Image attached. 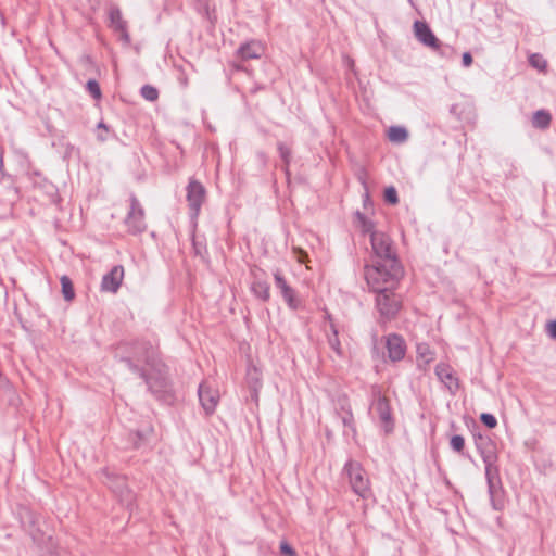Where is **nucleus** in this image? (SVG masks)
<instances>
[{"mask_svg":"<svg viewBox=\"0 0 556 556\" xmlns=\"http://www.w3.org/2000/svg\"><path fill=\"white\" fill-rule=\"evenodd\" d=\"M364 277L371 292L384 289H396L404 277V268L400 261L387 263L377 261L372 265H365Z\"/></svg>","mask_w":556,"mask_h":556,"instance_id":"f257e3e1","label":"nucleus"},{"mask_svg":"<svg viewBox=\"0 0 556 556\" xmlns=\"http://www.w3.org/2000/svg\"><path fill=\"white\" fill-rule=\"evenodd\" d=\"M127 367L132 372L137 374L147 384L149 392L159 401L169 402L173 397L170 391V383L165 370V365L160 362L156 368H151L152 372L132 361L127 359Z\"/></svg>","mask_w":556,"mask_h":556,"instance_id":"f03ea898","label":"nucleus"},{"mask_svg":"<svg viewBox=\"0 0 556 556\" xmlns=\"http://www.w3.org/2000/svg\"><path fill=\"white\" fill-rule=\"evenodd\" d=\"M118 350L123 354L121 361L127 365V359L134 364L144 363L150 368H156L161 362L156 349L144 339L121 342Z\"/></svg>","mask_w":556,"mask_h":556,"instance_id":"7ed1b4c3","label":"nucleus"},{"mask_svg":"<svg viewBox=\"0 0 556 556\" xmlns=\"http://www.w3.org/2000/svg\"><path fill=\"white\" fill-rule=\"evenodd\" d=\"M375 306L378 312V323L386 325L397 318L403 308V296L395 289L375 291Z\"/></svg>","mask_w":556,"mask_h":556,"instance_id":"20e7f679","label":"nucleus"},{"mask_svg":"<svg viewBox=\"0 0 556 556\" xmlns=\"http://www.w3.org/2000/svg\"><path fill=\"white\" fill-rule=\"evenodd\" d=\"M343 471L349 477L350 485L355 494L363 500H368L372 496L368 475L358 462L348 460Z\"/></svg>","mask_w":556,"mask_h":556,"instance_id":"39448f33","label":"nucleus"},{"mask_svg":"<svg viewBox=\"0 0 556 556\" xmlns=\"http://www.w3.org/2000/svg\"><path fill=\"white\" fill-rule=\"evenodd\" d=\"M105 477L104 483L114 493L118 502L127 509L132 510L136 502V494L127 485L125 476L112 473L103 470Z\"/></svg>","mask_w":556,"mask_h":556,"instance_id":"423d86ee","label":"nucleus"},{"mask_svg":"<svg viewBox=\"0 0 556 556\" xmlns=\"http://www.w3.org/2000/svg\"><path fill=\"white\" fill-rule=\"evenodd\" d=\"M371 395V406L378 415L380 427L384 434H391L395 428V420L392 415L390 400L381 394V390L378 386H372Z\"/></svg>","mask_w":556,"mask_h":556,"instance_id":"0eeeda50","label":"nucleus"},{"mask_svg":"<svg viewBox=\"0 0 556 556\" xmlns=\"http://www.w3.org/2000/svg\"><path fill=\"white\" fill-rule=\"evenodd\" d=\"M124 223L127 228V232L132 236L141 235L147 230L144 210L135 193H131L129 197V210Z\"/></svg>","mask_w":556,"mask_h":556,"instance_id":"6e6552de","label":"nucleus"},{"mask_svg":"<svg viewBox=\"0 0 556 556\" xmlns=\"http://www.w3.org/2000/svg\"><path fill=\"white\" fill-rule=\"evenodd\" d=\"M186 191L189 215L192 219H197L206 199V189L199 180L190 178Z\"/></svg>","mask_w":556,"mask_h":556,"instance_id":"1a4fd4ad","label":"nucleus"},{"mask_svg":"<svg viewBox=\"0 0 556 556\" xmlns=\"http://www.w3.org/2000/svg\"><path fill=\"white\" fill-rule=\"evenodd\" d=\"M370 244L378 261L387 263H392L393 260L400 261L393 248V241L387 233L382 231L372 233Z\"/></svg>","mask_w":556,"mask_h":556,"instance_id":"9d476101","label":"nucleus"},{"mask_svg":"<svg viewBox=\"0 0 556 556\" xmlns=\"http://www.w3.org/2000/svg\"><path fill=\"white\" fill-rule=\"evenodd\" d=\"M18 517L22 527L29 533L33 541L37 544L43 543L45 534L39 527L40 515L29 507L21 506L18 509Z\"/></svg>","mask_w":556,"mask_h":556,"instance_id":"9b49d317","label":"nucleus"},{"mask_svg":"<svg viewBox=\"0 0 556 556\" xmlns=\"http://www.w3.org/2000/svg\"><path fill=\"white\" fill-rule=\"evenodd\" d=\"M498 460L484 462V473L488 483V492L494 508L495 502L502 496L503 485L500 477Z\"/></svg>","mask_w":556,"mask_h":556,"instance_id":"f8f14e48","label":"nucleus"},{"mask_svg":"<svg viewBox=\"0 0 556 556\" xmlns=\"http://www.w3.org/2000/svg\"><path fill=\"white\" fill-rule=\"evenodd\" d=\"M108 26L115 34L119 36V39L125 43H130V35L128 33V23L123 18L122 11L117 4H110L108 8Z\"/></svg>","mask_w":556,"mask_h":556,"instance_id":"ddd939ff","label":"nucleus"},{"mask_svg":"<svg viewBox=\"0 0 556 556\" xmlns=\"http://www.w3.org/2000/svg\"><path fill=\"white\" fill-rule=\"evenodd\" d=\"M473 441L483 463L498 460L497 444L489 434L473 433Z\"/></svg>","mask_w":556,"mask_h":556,"instance_id":"4468645a","label":"nucleus"},{"mask_svg":"<svg viewBox=\"0 0 556 556\" xmlns=\"http://www.w3.org/2000/svg\"><path fill=\"white\" fill-rule=\"evenodd\" d=\"M198 396L205 415H212L219 402L218 390L208 386L206 381H203L198 388Z\"/></svg>","mask_w":556,"mask_h":556,"instance_id":"2eb2a0df","label":"nucleus"},{"mask_svg":"<svg viewBox=\"0 0 556 556\" xmlns=\"http://www.w3.org/2000/svg\"><path fill=\"white\" fill-rule=\"evenodd\" d=\"M336 414L341 419L343 426L352 432L353 437H355L357 433L355 418L350 400L346 395L338 396L336 402Z\"/></svg>","mask_w":556,"mask_h":556,"instance_id":"dca6fc26","label":"nucleus"},{"mask_svg":"<svg viewBox=\"0 0 556 556\" xmlns=\"http://www.w3.org/2000/svg\"><path fill=\"white\" fill-rule=\"evenodd\" d=\"M274 280L276 288L280 293L290 309H298L301 306V301L296 296V291L287 282L280 270L274 273Z\"/></svg>","mask_w":556,"mask_h":556,"instance_id":"f3484780","label":"nucleus"},{"mask_svg":"<svg viewBox=\"0 0 556 556\" xmlns=\"http://www.w3.org/2000/svg\"><path fill=\"white\" fill-rule=\"evenodd\" d=\"M26 175L35 189L41 191L50 201L54 200L58 195V188L53 182L45 177L41 172L38 169H29Z\"/></svg>","mask_w":556,"mask_h":556,"instance_id":"a211bd4d","label":"nucleus"},{"mask_svg":"<svg viewBox=\"0 0 556 556\" xmlns=\"http://www.w3.org/2000/svg\"><path fill=\"white\" fill-rule=\"evenodd\" d=\"M434 374L452 395L457 393L459 389V380L455 376L454 369L450 364L444 362L437 364Z\"/></svg>","mask_w":556,"mask_h":556,"instance_id":"6ab92c4d","label":"nucleus"},{"mask_svg":"<svg viewBox=\"0 0 556 556\" xmlns=\"http://www.w3.org/2000/svg\"><path fill=\"white\" fill-rule=\"evenodd\" d=\"M124 279V267L122 265L113 266L110 271L103 275L100 290L102 292L116 293Z\"/></svg>","mask_w":556,"mask_h":556,"instance_id":"aec40b11","label":"nucleus"},{"mask_svg":"<svg viewBox=\"0 0 556 556\" xmlns=\"http://www.w3.org/2000/svg\"><path fill=\"white\" fill-rule=\"evenodd\" d=\"M386 349L389 359L393 363L400 362L405 357L406 343L403 337L397 333H391L386 337Z\"/></svg>","mask_w":556,"mask_h":556,"instance_id":"412c9836","label":"nucleus"},{"mask_svg":"<svg viewBox=\"0 0 556 556\" xmlns=\"http://www.w3.org/2000/svg\"><path fill=\"white\" fill-rule=\"evenodd\" d=\"M414 34L415 37L420 41L424 46L439 49L440 40L435 37L430 26L425 21H415L414 23Z\"/></svg>","mask_w":556,"mask_h":556,"instance_id":"4be33fe9","label":"nucleus"},{"mask_svg":"<svg viewBox=\"0 0 556 556\" xmlns=\"http://www.w3.org/2000/svg\"><path fill=\"white\" fill-rule=\"evenodd\" d=\"M265 52V47L258 40H250L242 43L238 50L237 54L243 61L260 59Z\"/></svg>","mask_w":556,"mask_h":556,"instance_id":"5701e85b","label":"nucleus"},{"mask_svg":"<svg viewBox=\"0 0 556 556\" xmlns=\"http://www.w3.org/2000/svg\"><path fill=\"white\" fill-rule=\"evenodd\" d=\"M247 384L251 390V397L258 399V391L262 387V374L256 367H249L247 371Z\"/></svg>","mask_w":556,"mask_h":556,"instance_id":"b1692460","label":"nucleus"},{"mask_svg":"<svg viewBox=\"0 0 556 556\" xmlns=\"http://www.w3.org/2000/svg\"><path fill=\"white\" fill-rule=\"evenodd\" d=\"M328 319L330 321V332L327 333L328 344L332 349V351L338 356L341 357L343 355V351H342L341 342H340V339H339V330H338L337 325L334 324V321L332 320L330 315L328 316Z\"/></svg>","mask_w":556,"mask_h":556,"instance_id":"393cba45","label":"nucleus"},{"mask_svg":"<svg viewBox=\"0 0 556 556\" xmlns=\"http://www.w3.org/2000/svg\"><path fill=\"white\" fill-rule=\"evenodd\" d=\"M251 291L263 302H268L270 299V286L266 280L255 279L251 285Z\"/></svg>","mask_w":556,"mask_h":556,"instance_id":"a878e982","label":"nucleus"},{"mask_svg":"<svg viewBox=\"0 0 556 556\" xmlns=\"http://www.w3.org/2000/svg\"><path fill=\"white\" fill-rule=\"evenodd\" d=\"M552 115L546 110H538L533 113L531 124L536 129H547L551 126Z\"/></svg>","mask_w":556,"mask_h":556,"instance_id":"bb28decb","label":"nucleus"},{"mask_svg":"<svg viewBox=\"0 0 556 556\" xmlns=\"http://www.w3.org/2000/svg\"><path fill=\"white\" fill-rule=\"evenodd\" d=\"M277 150L279 153V156L282 161V170L286 174L287 179L290 178V164L292 160V150L290 147H288L285 142L279 141L277 143Z\"/></svg>","mask_w":556,"mask_h":556,"instance_id":"cd10ccee","label":"nucleus"},{"mask_svg":"<svg viewBox=\"0 0 556 556\" xmlns=\"http://www.w3.org/2000/svg\"><path fill=\"white\" fill-rule=\"evenodd\" d=\"M192 249L195 256H199L203 263L210 265V254L205 240H200L195 236L192 237Z\"/></svg>","mask_w":556,"mask_h":556,"instance_id":"c85d7f7f","label":"nucleus"},{"mask_svg":"<svg viewBox=\"0 0 556 556\" xmlns=\"http://www.w3.org/2000/svg\"><path fill=\"white\" fill-rule=\"evenodd\" d=\"M388 139L393 143H404L408 139V131L402 126H391L388 130Z\"/></svg>","mask_w":556,"mask_h":556,"instance_id":"c756f323","label":"nucleus"},{"mask_svg":"<svg viewBox=\"0 0 556 556\" xmlns=\"http://www.w3.org/2000/svg\"><path fill=\"white\" fill-rule=\"evenodd\" d=\"M355 216L357 218L361 230L364 235H369L371 237L372 233L379 232L375 229V227H376L375 222L371 220L370 218L366 217L365 214L357 211L355 213Z\"/></svg>","mask_w":556,"mask_h":556,"instance_id":"7c9ffc66","label":"nucleus"},{"mask_svg":"<svg viewBox=\"0 0 556 556\" xmlns=\"http://www.w3.org/2000/svg\"><path fill=\"white\" fill-rule=\"evenodd\" d=\"M416 353L417 357L422 359L426 365H429L434 359L435 355L430 345L426 342L417 343Z\"/></svg>","mask_w":556,"mask_h":556,"instance_id":"2f4dec72","label":"nucleus"},{"mask_svg":"<svg viewBox=\"0 0 556 556\" xmlns=\"http://www.w3.org/2000/svg\"><path fill=\"white\" fill-rule=\"evenodd\" d=\"M62 294L64 300L72 301L75 298V290L71 278L66 275H63L60 279Z\"/></svg>","mask_w":556,"mask_h":556,"instance_id":"473e14b6","label":"nucleus"},{"mask_svg":"<svg viewBox=\"0 0 556 556\" xmlns=\"http://www.w3.org/2000/svg\"><path fill=\"white\" fill-rule=\"evenodd\" d=\"M128 441L132 448H140L147 442V432L140 430L130 431L128 433Z\"/></svg>","mask_w":556,"mask_h":556,"instance_id":"72a5a7b5","label":"nucleus"},{"mask_svg":"<svg viewBox=\"0 0 556 556\" xmlns=\"http://www.w3.org/2000/svg\"><path fill=\"white\" fill-rule=\"evenodd\" d=\"M450 447L460 454L462 456H465L464 450H465V439L460 434H454L450 439Z\"/></svg>","mask_w":556,"mask_h":556,"instance_id":"f704fd0d","label":"nucleus"},{"mask_svg":"<svg viewBox=\"0 0 556 556\" xmlns=\"http://www.w3.org/2000/svg\"><path fill=\"white\" fill-rule=\"evenodd\" d=\"M140 94L143 99L150 102L159 99V90L152 85H143L140 89Z\"/></svg>","mask_w":556,"mask_h":556,"instance_id":"c9c22d12","label":"nucleus"},{"mask_svg":"<svg viewBox=\"0 0 556 556\" xmlns=\"http://www.w3.org/2000/svg\"><path fill=\"white\" fill-rule=\"evenodd\" d=\"M383 199L388 204L396 205L400 202V199L395 187H387L383 192Z\"/></svg>","mask_w":556,"mask_h":556,"instance_id":"e433bc0d","label":"nucleus"},{"mask_svg":"<svg viewBox=\"0 0 556 556\" xmlns=\"http://www.w3.org/2000/svg\"><path fill=\"white\" fill-rule=\"evenodd\" d=\"M87 91L92 96L93 99L98 100L101 98V88L97 80L89 79L86 84Z\"/></svg>","mask_w":556,"mask_h":556,"instance_id":"4c0bfd02","label":"nucleus"},{"mask_svg":"<svg viewBox=\"0 0 556 556\" xmlns=\"http://www.w3.org/2000/svg\"><path fill=\"white\" fill-rule=\"evenodd\" d=\"M480 421L489 429H494L497 426V419L490 413H482Z\"/></svg>","mask_w":556,"mask_h":556,"instance_id":"58836bf2","label":"nucleus"},{"mask_svg":"<svg viewBox=\"0 0 556 556\" xmlns=\"http://www.w3.org/2000/svg\"><path fill=\"white\" fill-rule=\"evenodd\" d=\"M529 63L531 66L538 70H544L546 67V61L543 60L542 55L534 53L529 58Z\"/></svg>","mask_w":556,"mask_h":556,"instance_id":"ea45409f","label":"nucleus"},{"mask_svg":"<svg viewBox=\"0 0 556 556\" xmlns=\"http://www.w3.org/2000/svg\"><path fill=\"white\" fill-rule=\"evenodd\" d=\"M199 13L210 16V0H194Z\"/></svg>","mask_w":556,"mask_h":556,"instance_id":"a19ab883","label":"nucleus"},{"mask_svg":"<svg viewBox=\"0 0 556 556\" xmlns=\"http://www.w3.org/2000/svg\"><path fill=\"white\" fill-rule=\"evenodd\" d=\"M280 552L287 556H295V551L292 546L286 541L282 540L279 544Z\"/></svg>","mask_w":556,"mask_h":556,"instance_id":"79ce46f5","label":"nucleus"},{"mask_svg":"<svg viewBox=\"0 0 556 556\" xmlns=\"http://www.w3.org/2000/svg\"><path fill=\"white\" fill-rule=\"evenodd\" d=\"M177 70H178L177 80H178L179 85L182 88H187L189 85V79H188L187 73L184 71L182 67H178Z\"/></svg>","mask_w":556,"mask_h":556,"instance_id":"37998d69","label":"nucleus"},{"mask_svg":"<svg viewBox=\"0 0 556 556\" xmlns=\"http://www.w3.org/2000/svg\"><path fill=\"white\" fill-rule=\"evenodd\" d=\"M473 62L472 55L470 52H464L462 55V63L465 67H469Z\"/></svg>","mask_w":556,"mask_h":556,"instance_id":"c03bdc74","label":"nucleus"},{"mask_svg":"<svg viewBox=\"0 0 556 556\" xmlns=\"http://www.w3.org/2000/svg\"><path fill=\"white\" fill-rule=\"evenodd\" d=\"M547 333L552 339L556 340V319L547 324Z\"/></svg>","mask_w":556,"mask_h":556,"instance_id":"a18cd8bd","label":"nucleus"},{"mask_svg":"<svg viewBox=\"0 0 556 556\" xmlns=\"http://www.w3.org/2000/svg\"><path fill=\"white\" fill-rule=\"evenodd\" d=\"M3 154H4L3 148L0 146V174L2 176L5 175Z\"/></svg>","mask_w":556,"mask_h":556,"instance_id":"49530a36","label":"nucleus"},{"mask_svg":"<svg viewBox=\"0 0 556 556\" xmlns=\"http://www.w3.org/2000/svg\"><path fill=\"white\" fill-rule=\"evenodd\" d=\"M298 260L300 263H305L308 261V255L305 251L299 249V255H298Z\"/></svg>","mask_w":556,"mask_h":556,"instance_id":"de8ad7c7","label":"nucleus"},{"mask_svg":"<svg viewBox=\"0 0 556 556\" xmlns=\"http://www.w3.org/2000/svg\"><path fill=\"white\" fill-rule=\"evenodd\" d=\"M367 204H371L370 197H369V193H368V192H366V193L364 194V206L366 207V206H367Z\"/></svg>","mask_w":556,"mask_h":556,"instance_id":"09e8293b","label":"nucleus"},{"mask_svg":"<svg viewBox=\"0 0 556 556\" xmlns=\"http://www.w3.org/2000/svg\"><path fill=\"white\" fill-rule=\"evenodd\" d=\"M261 89H264V87L256 86L255 88L252 89V93H255L257 90H261Z\"/></svg>","mask_w":556,"mask_h":556,"instance_id":"8fccbe9b","label":"nucleus"},{"mask_svg":"<svg viewBox=\"0 0 556 556\" xmlns=\"http://www.w3.org/2000/svg\"><path fill=\"white\" fill-rule=\"evenodd\" d=\"M258 156L262 159V161L266 162V155L264 153H258Z\"/></svg>","mask_w":556,"mask_h":556,"instance_id":"3c124183","label":"nucleus"},{"mask_svg":"<svg viewBox=\"0 0 556 556\" xmlns=\"http://www.w3.org/2000/svg\"><path fill=\"white\" fill-rule=\"evenodd\" d=\"M99 127H101V128H106V126H105L103 123H100V124H99Z\"/></svg>","mask_w":556,"mask_h":556,"instance_id":"603ef678","label":"nucleus"}]
</instances>
